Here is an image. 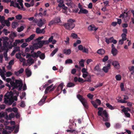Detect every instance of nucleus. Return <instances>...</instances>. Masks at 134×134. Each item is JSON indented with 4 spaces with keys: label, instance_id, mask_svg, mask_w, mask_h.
I'll return each instance as SVG.
<instances>
[{
    "label": "nucleus",
    "instance_id": "1",
    "mask_svg": "<svg viewBox=\"0 0 134 134\" xmlns=\"http://www.w3.org/2000/svg\"><path fill=\"white\" fill-rule=\"evenodd\" d=\"M10 84L11 87H12V90H14L18 87L19 88L18 90V91L21 90L23 85L22 81L18 80H16L15 82L13 81H11Z\"/></svg>",
    "mask_w": 134,
    "mask_h": 134
},
{
    "label": "nucleus",
    "instance_id": "2",
    "mask_svg": "<svg viewBox=\"0 0 134 134\" xmlns=\"http://www.w3.org/2000/svg\"><path fill=\"white\" fill-rule=\"evenodd\" d=\"M77 97L82 104L83 106L86 109L88 108L87 102L86 99L83 98L82 96L78 94L77 95Z\"/></svg>",
    "mask_w": 134,
    "mask_h": 134
},
{
    "label": "nucleus",
    "instance_id": "3",
    "mask_svg": "<svg viewBox=\"0 0 134 134\" xmlns=\"http://www.w3.org/2000/svg\"><path fill=\"white\" fill-rule=\"evenodd\" d=\"M4 102L5 103L7 104H8V105H11L14 102L13 99L11 98L9 99V95H5Z\"/></svg>",
    "mask_w": 134,
    "mask_h": 134
},
{
    "label": "nucleus",
    "instance_id": "4",
    "mask_svg": "<svg viewBox=\"0 0 134 134\" xmlns=\"http://www.w3.org/2000/svg\"><path fill=\"white\" fill-rule=\"evenodd\" d=\"M61 21L60 18L59 17H57L54 20L51 21L49 23L48 25H52L55 24L60 22Z\"/></svg>",
    "mask_w": 134,
    "mask_h": 134
},
{
    "label": "nucleus",
    "instance_id": "5",
    "mask_svg": "<svg viewBox=\"0 0 134 134\" xmlns=\"http://www.w3.org/2000/svg\"><path fill=\"white\" fill-rule=\"evenodd\" d=\"M102 114L105 117V118L103 116V117H102L103 119V121L105 122L108 121L109 118H108V114L106 111L105 110H103L102 112Z\"/></svg>",
    "mask_w": 134,
    "mask_h": 134
},
{
    "label": "nucleus",
    "instance_id": "6",
    "mask_svg": "<svg viewBox=\"0 0 134 134\" xmlns=\"http://www.w3.org/2000/svg\"><path fill=\"white\" fill-rule=\"evenodd\" d=\"M112 64L115 68L119 69L120 68V64L117 61H113L112 62Z\"/></svg>",
    "mask_w": 134,
    "mask_h": 134
},
{
    "label": "nucleus",
    "instance_id": "7",
    "mask_svg": "<svg viewBox=\"0 0 134 134\" xmlns=\"http://www.w3.org/2000/svg\"><path fill=\"white\" fill-rule=\"evenodd\" d=\"M5 26H0V30L2 29ZM2 32L4 33L5 35H7L8 34L10 33V32L7 30L5 29H4L2 31H0V35L1 34Z\"/></svg>",
    "mask_w": 134,
    "mask_h": 134
},
{
    "label": "nucleus",
    "instance_id": "8",
    "mask_svg": "<svg viewBox=\"0 0 134 134\" xmlns=\"http://www.w3.org/2000/svg\"><path fill=\"white\" fill-rule=\"evenodd\" d=\"M46 26L44 28L42 29H40L39 27H37L36 29V32L37 34H39L40 33H43L44 34L45 32V31L44 30L45 28H46Z\"/></svg>",
    "mask_w": 134,
    "mask_h": 134
},
{
    "label": "nucleus",
    "instance_id": "9",
    "mask_svg": "<svg viewBox=\"0 0 134 134\" xmlns=\"http://www.w3.org/2000/svg\"><path fill=\"white\" fill-rule=\"evenodd\" d=\"M6 20H5V17L3 16L0 15V22L1 23L2 25H6Z\"/></svg>",
    "mask_w": 134,
    "mask_h": 134
},
{
    "label": "nucleus",
    "instance_id": "10",
    "mask_svg": "<svg viewBox=\"0 0 134 134\" xmlns=\"http://www.w3.org/2000/svg\"><path fill=\"white\" fill-rule=\"evenodd\" d=\"M35 35L33 34L31 35L29 37L25 39V42H29L32 40L35 37Z\"/></svg>",
    "mask_w": 134,
    "mask_h": 134
},
{
    "label": "nucleus",
    "instance_id": "11",
    "mask_svg": "<svg viewBox=\"0 0 134 134\" xmlns=\"http://www.w3.org/2000/svg\"><path fill=\"white\" fill-rule=\"evenodd\" d=\"M110 64L109 63L107 66H104L103 67V70L105 72L107 73L108 72L109 69H110Z\"/></svg>",
    "mask_w": 134,
    "mask_h": 134
},
{
    "label": "nucleus",
    "instance_id": "12",
    "mask_svg": "<svg viewBox=\"0 0 134 134\" xmlns=\"http://www.w3.org/2000/svg\"><path fill=\"white\" fill-rule=\"evenodd\" d=\"M47 98V96H44L42 99L38 103V105H41L43 104Z\"/></svg>",
    "mask_w": 134,
    "mask_h": 134
},
{
    "label": "nucleus",
    "instance_id": "13",
    "mask_svg": "<svg viewBox=\"0 0 134 134\" xmlns=\"http://www.w3.org/2000/svg\"><path fill=\"white\" fill-rule=\"evenodd\" d=\"M24 71L23 68H21L19 71H15L14 72L15 74L17 76H19L20 74H21L23 73Z\"/></svg>",
    "mask_w": 134,
    "mask_h": 134
},
{
    "label": "nucleus",
    "instance_id": "14",
    "mask_svg": "<svg viewBox=\"0 0 134 134\" xmlns=\"http://www.w3.org/2000/svg\"><path fill=\"white\" fill-rule=\"evenodd\" d=\"M53 84H52L50 86H48L46 89L47 91H49L50 90L49 92H51L53 91L55 88V87L54 86L52 88H51L53 86Z\"/></svg>",
    "mask_w": 134,
    "mask_h": 134
},
{
    "label": "nucleus",
    "instance_id": "15",
    "mask_svg": "<svg viewBox=\"0 0 134 134\" xmlns=\"http://www.w3.org/2000/svg\"><path fill=\"white\" fill-rule=\"evenodd\" d=\"M40 53H41V52L40 51H38L37 53L34 52L33 53H32V54H31V57L34 58L35 57H37Z\"/></svg>",
    "mask_w": 134,
    "mask_h": 134
},
{
    "label": "nucleus",
    "instance_id": "16",
    "mask_svg": "<svg viewBox=\"0 0 134 134\" xmlns=\"http://www.w3.org/2000/svg\"><path fill=\"white\" fill-rule=\"evenodd\" d=\"M88 11L87 10L84 9L83 8L82 9H80V10L79 12H78V13L79 14H86L88 13Z\"/></svg>",
    "mask_w": 134,
    "mask_h": 134
},
{
    "label": "nucleus",
    "instance_id": "17",
    "mask_svg": "<svg viewBox=\"0 0 134 134\" xmlns=\"http://www.w3.org/2000/svg\"><path fill=\"white\" fill-rule=\"evenodd\" d=\"M71 52V50L69 49H65L63 50V53L66 55H69Z\"/></svg>",
    "mask_w": 134,
    "mask_h": 134
},
{
    "label": "nucleus",
    "instance_id": "18",
    "mask_svg": "<svg viewBox=\"0 0 134 134\" xmlns=\"http://www.w3.org/2000/svg\"><path fill=\"white\" fill-rule=\"evenodd\" d=\"M46 23V20L44 19H40L39 20V22L38 23V25H43L45 24Z\"/></svg>",
    "mask_w": 134,
    "mask_h": 134
},
{
    "label": "nucleus",
    "instance_id": "19",
    "mask_svg": "<svg viewBox=\"0 0 134 134\" xmlns=\"http://www.w3.org/2000/svg\"><path fill=\"white\" fill-rule=\"evenodd\" d=\"M25 72L27 77H28L30 76L31 75V72L28 68H26L25 69Z\"/></svg>",
    "mask_w": 134,
    "mask_h": 134
},
{
    "label": "nucleus",
    "instance_id": "20",
    "mask_svg": "<svg viewBox=\"0 0 134 134\" xmlns=\"http://www.w3.org/2000/svg\"><path fill=\"white\" fill-rule=\"evenodd\" d=\"M113 38V37L109 38H105V41L108 44H109L110 43H111Z\"/></svg>",
    "mask_w": 134,
    "mask_h": 134
},
{
    "label": "nucleus",
    "instance_id": "21",
    "mask_svg": "<svg viewBox=\"0 0 134 134\" xmlns=\"http://www.w3.org/2000/svg\"><path fill=\"white\" fill-rule=\"evenodd\" d=\"M14 18L13 17L12 18H8L7 20H6V25H10V23L9 21H12L14 19Z\"/></svg>",
    "mask_w": 134,
    "mask_h": 134
},
{
    "label": "nucleus",
    "instance_id": "22",
    "mask_svg": "<svg viewBox=\"0 0 134 134\" xmlns=\"http://www.w3.org/2000/svg\"><path fill=\"white\" fill-rule=\"evenodd\" d=\"M88 28V30L90 31H96L98 29L97 28H95V27L92 26H89Z\"/></svg>",
    "mask_w": 134,
    "mask_h": 134
},
{
    "label": "nucleus",
    "instance_id": "23",
    "mask_svg": "<svg viewBox=\"0 0 134 134\" xmlns=\"http://www.w3.org/2000/svg\"><path fill=\"white\" fill-rule=\"evenodd\" d=\"M6 116L7 117H8L7 113V112H5V113L2 112L0 113V119H1L2 118Z\"/></svg>",
    "mask_w": 134,
    "mask_h": 134
},
{
    "label": "nucleus",
    "instance_id": "24",
    "mask_svg": "<svg viewBox=\"0 0 134 134\" xmlns=\"http://www.w3.org/2000/svg\"><path fill=\"white\" fill-rule=\"evenodd\" d=\"M97 53L101 55H103L105 53V51L104 50L102 49H99L97 51Z\"/></svg>",
    "mask_w": 134,
    "mask_h": 134
},
{
    "label": "nucleus",
    "instance_id": "25",
    "mask_svg": "<svg viewBox=\"0 0 134 134\" xmlns=\"http://www.w3.org/2000/svg\"><path fill=\"white\" fill-rule=\"evenodd\" d=\"M94 71H96L97 72H100L101 71V69L99 67V65L97 64L96 66L94 68Z\"/></svg>",
    "mask_w": 134,
    "mask_h": 134
},
{
    "label": "nucleus",
    "instance_id": "26",
    "mask_svg": "<svg viewBox=\"0 0 134 134\" xmlns=\"http://www.w3.org/2000/svg\"><path fill=\"white\" fill-rule=\"evenodd\" d=\"M128 69L130 71H132L131 72V74L133 75L134 74V66H129L128 67Z\"/></svg>",
    "mask_w": 134,
    "mask_h": 134
},
{
    "label": "nucleus",
    "instance_id": "27",
    "mask_svg": "<svg viewBox=\"0 0 134 134\" xmlns=\"http://www.w3.org/2000/svg\"><path fill=\"white\" fill-rule=\"evenodd\" d=\"M13 93L15 94L16 96H18L19 94V92H18L15 90L13 91V93L12 91H10L9 92V94L8 95L13 96Z\"/></svg>",
    "mask_w": 134,
    "mask_h": 134
},
{
    "label": "nucleus",
    "instance_id": "28",
    "mask_svg": "<svg viewBox=\"0 0 134 134\" xmlns=\"http://www.w3.org/2000/svg\"><path fill=\"white\" fill-rule=\"evenodd\" d=\"M3 45L4 48H7L9 45V43L6 41H4L3 43Z\"/></svg>",
    "mask_w": 134,
    "mask_h": 134
},
{
    "label": "nucleus",
    "instance_id": "29",
    "mask_svg": "<svg viewBox=\"0 0 134 134\" xmlns=\"http://www.w3.org/2000/svg\"><path fill=\"white\" fill-rule=\"evenodd\" d=\"M131 109L129 107H124L122 110L121 111L123 112H128V111H130Z\"/></svg>",
    "mask_w": 134,
    "mask_h": 134
},
{
    "label": "nucleus",
    "instance_id": "30",
    "mask_svg": "<svg viewBox=\"0 0 134 134\" xmlns=\"http://www.w3.org/2000/svg\"><path fill=\"white\" fill-rule=\"evenodd\" d=\"M111 52L113 56L116 55L118 53V51L116 49H112Z\"/></svg>",
    "mask_w": 134,
    "mask_h": 134
},
{
    "label": "nucleus",
    "instance_id": "31",
    "mask_svg": "<svg viewBox=\"0 0 134 134\" xmlns=\"http://www.w3.org/2000/svg\"><path fill=\"white\" fill-rule=\"evenodd\" d=\"M64 26L65 27L66 29L69 30H71L73 29L74 27V26Z\"/></svg>",
    "mask_w": 134,
    "mask_h": 134
},
{
    "label": "nucleus",
    "instance_id": "32",
    "mask_svg": "<svg viewBox=\"0 0 134 134\" xmlns=\"http://www.w3.org/2000/svg\"><path fill=\"white\" fill-rule=\"evenodd\" d=\"M58 50V48H55L54 50H53L51 53L50 55L51 56H53L54 54L57 52Z\"/></svg>",
    "mask_w": 134,
    "mask_h": 134
},
{
    "label": "nucleus",
    "instance_id": "33",
    "mask_svg": "<svg viewBox=\"0 0 134 134\" xmlns=\"http://www.w3.org/2000/svg\"><path fill=\"white\" fill-rule=\"evenodd\" d=\"M106 106L111 110H113L114 108L109 103H107L105 104Z\"/></svg>",
    "mask_w": 134,
    "mask_h": 134
},
{
    "label": "nucleus",
    "instance_id": "34",
    "mask_svg": "<svg viewBox=\"0 0 134 134\" xmlns=\"http://www.w3.org/2000/svg\"><path fill=\"white\" fill-rule=\"evenodd\" d=\"M37 43L39 45L40 48H41L43 45V40H40L38 41Z\"/></svg>",
    "mask_w": 134,
    "mask_h": 134
},
{
    "label": "nucleus",
    "instance_id": "35",
    "mask_svg": "<svg viewBox=\"0 0 134 134\" xmlns=\"http://www.w3.org/2000/svg\"><path fill=\"white\" fill-rule=\"evenodd\" d=\"M75 21V20L74 19H69L68 20V23L69 25H72V23H74Z\"/></svg>",
    "mask_w": 134,
    "mask_h": 134
},
{
    "label": "nucleus",
    "instance_id": "36",
    "mask_svg": "<svg viewBox=\"0 0 134 134\" xmlns=\"http://www.w3.org/2000/svg\"><path fill=\"white\" fill-rule=\"evenodd\" d=\"M29 47L30 49L31 50L30 52L31 53H32L34 52L35 49V48L34 46H33V45H30Z\"/></svg>",
    "mask_w": 134,
    "mask_h": 134
},
{
    "label": "nucleus",
    "instance_id": "37",
    "mask_svg": "<svg viewBox=\"0 0 134 134\" xmlns=\"http://www.w3.org/2000/svg\"><path fill=\"white\" fill-rule=\"evenodd\" d=\"M75 86V84L74 83L70 82L68 83L67 86L69 87H72Z\"/></svg>",
    "mask_w": 134,
    "mask_h": 134
},
{
    "label": "nucleus",
    "instance_id": "38",
    "mask_svg": "<svg viewBox=\"0 0 134 134\" xmlns=\"http://www.w3.org/2000/svg\"><path fill=\"white\" fill-rule=\"evenodd\" d=\"M41 54L39 55V57L41 59L43 60L45 58V55L44 53H40Z\"/></svg>",
    "mask_w": 134,
    "mask_h": 134
},
{
    "label": "nucleus",
    "instance_id": "39",
    "mask_svg": "<svg viewBox=\"0 0 134 134\" xmlns=\"http://www.w3.org/2000/svg\"><path fill=\"white\" fill-rule=\"evenodd\" d=\"M24 29V27L23 26H21L20 27H18L17 29V31L19 32L22 31Z\"/></svg>",
    "mask_w": 134,
    "mask_h": 134
},
{
    "label": "nucleus",
    "instance_id": "40",
    "mask_svg": "<svg viewBox=\"0 0 134 134\" xmlns=\"http://www.w3.org/2000/svg\"><path fill=\"white\" fill-rule=\"evenodd\" d=\"M121 37H122V39L124 40H126L127 38L126 37V36H127L126 35L125 33H122L121 35Z\"/></svg>",
    "mask_w": 134,
    "mask_h": 134
},
{
    "label": "nucleus",
    "instance_id": "41",
    "mask_svg": "<svg viewBox=\"0 0 134 134\" xmlns=\"http://www.w3.org/2000/svg\"><path fill=\"white\" fill-rule=\"evenodd\" d=\"M115 78L117 80L120 81L121 80V77L120 75L118 74L116 76Z\"/></svg>",
    "mask_w": 134,
    "mask_h": 134
},
{
    "label": "nucleus",
    "instance_id": "42",
    "mask_svg": "<svg viewBox=\"0 0 134 134\" xmlns=\"http://www.w3.org/2000/svg\"><path fill=\"white\" fill-rule=\"evenodd\" d=\"M79 64L82 67L84 66V60L83 59H81V61L79 62Z\"/></svg>",
    "mask_w": 134,
    "mask_h": 134
},
{
    "label": "nucleus",
    "instance_id": "43",
    "mask_svg": "<svg viewBox=\"0 0 134 134\" xmlns=\"http://www.w3.org/2000/svg\"><path fill=\"white\" fill-rule=\"evenodd\" d=\"M72 63V61L70 59H67L65 61V63L66 64Z\"/></svg>",
    "mask_w": 134,
    "mask_h": 134
},
{
    "label": "nucleus",
    "instance_id": "44",
    "mask_svg": "<svg viewBox=\"0 0 134 134\" xmlns=\"http://www.w3.org/2000/svg\"><path fill=\"white\" fill-rule=\"evenodd\" d=\"M33 46L34 47V48H35V49H38V48H40V47H39V45H38V43H35L34 44H33Z\"/></svg>",
    "mask_w": 134,
    "mask_h": 134
},
{
    "label": "nucleus",
    "instance_id": "45",
    "mask_svg": "<svg viewBox=\"0 0 134 134\" xmlns=\"http://www.w3.org/2000/svg\"><path fill=\"white\" fill-rule=\"evenodd\" d=\"M85 81L88 82H90L91 81V77L90 76L87 77L86 80L84 81V82Z\"/></svg>",
    "mask_w": 134,
    "mask_h": 134
},
{
    "label": "nucleus",
    "instance_id": "46",
    "mask_svg": "<svg viewBox=\"0 0 134 134\" xmlns=\"http://www.w3.org/2000/svg\"><path fill=\"white\" fill-rule=\"evenodd\" d=\"M108 59V55L105 56L102 59V61L105 62L107 61Z\"/></svg>",
    "mask_w": 134,
    "mask_h": 134
},
{
    "label": "nucleus",
    "instance_id": "47",
    "mask_svg": "<svg viewBox=\"0 0 134 134\" xmlns=\"http://www.w3.org/2000/svg\"><path fill=\"white\" fill-rule=\"evenodd\" d=\"M93 95L90 93H89L87 95V96L91 99H93Z\"/></svg>",
    "mask_w": 134,
    "mask_h": 134
},
{
    "label": "nucleus",
    "instance_id": "48",
    "mask_svg": "<svg viewBox=\"0 0 134 134\" xmlns=\"http://www.w3.org/2000/svg\"><path fill=\"white\" fill-rule=\"evenodd\" d=\"M91 103L93 106L95 108H97L98 107V105L96 104V103L93 100H91Z\"/></svg>",
    "mask_w": 134,
    "mask_h": 134
},
{
    "label": "nucleus",
    "instance_id": "49",
    "mask_svg": "<svg viewBox=\"0 0 134 134\" xmlns=\"http://www.w3.org/2000/svg\"><path fill=\"white\" fill-rule=\"evenodd\" d=\"M128 12H124L123 13H122V14L120 15L119 17L120 18H121L122 17L123 18L125 16V14H126V17L127 16V15H128Z\"/></svg>",
    "mask_w": 134,
    "mask_h": 134
},
{
    "label": "nucleus",
    "instance_id": "50",
    "mask_svg": "<svg viewBox=\"0 0 134 134\" xmlns=\"http://www.w3.org/2000/svg\"><path fill=\"white\" fill-rule=\"evenodd\" d=\"M22 16L21 14H19L16 16V18L18 20H20L22 18Z\"/></svg>",
    "mask_w": 134,
    "mask_h": 134
},
{
    "label": "nucleus",
    "instance_id": "51",
    "mask_svg": "<svg viewBox=\"0 0 134 134\" xmlns=\"http://www.w3.org/2000/svg\"><path fill=\"white\" fill-rule=\"evenodd\" d=\"M27 61L32 64L34 63L33 59L31 58H29L27 60Z\"/></svg>",
    "mask_w": 134,
    "mask_h": 134
},
{
    "label": "nucleus",
    "instance_id": "52",
    "mask_svg": "<svg viewBox=\"0 0 134 134\" xmlns=\"http://www.w3.org/2000/svg\"><path fill=\"white\" fill-rule=\"evenodd\" d=\"M9 117L10 118H14L15 115L13 113H12L9 115Z\"/></svg>",
    "mask_w": 134,
    "mask_h": 134
},
{
    "label": "nucleus",
    "instance_id": "53",
    "mask_svg": "<svg viewBox=\"0 0 134 134\" xmlns=\"http://www.w3.org/2000/svg\"><path fill=\"white\" fill-rule=\"evenodd\" d=\"M71 36L74 38H76L77 37V35L75 34L72 33L71 34Z\"/></svg>",
    "mask_w": 134,
    "mask_h": 134
},
{
    "label": "nucleus",
    "instance_id": "54",
    "mask_svg": "<svg viewBox=\"0 0 134 134\" xmlns=\"http://www.w3.org/2000/svg\"><path fill=\"white\" fill-rule=\"evenodd\" d=\"M64 85V83H60L59 85L60 89L61 90V91H62V90L63 89V86Z\"/></svg>",
    "mask_w": 134,
    "mask_h": 134
},
{
    "label": "nucleus",
    "instance_id": "55",
    "mask_svg": "<svg viewBox=\"0 0 134 134\" xmlns=\"http://www.w3.org/2000/svg\"><path fill=\"white\" fill-rule=\"evenodd\" d=\"M31 54L30 53H27L26 54V58L29 59V58H31Z\"/></svg>",
    "mask_w": 134,
    "mask_h": 134
},
{
    "label": "nucleus",
    "instance_id": "56",
    "mask_svg": "<svg viewBox=\"0 0 134 134\" xmlns=\"http://www.w3.org/2000/svg\"><path fill=\"white\" fill-rule=\"evenodd\" d=\"M6 76L7 77H9L12 74V73L10 71H8L6 73Z\"/></svg>",
    "mask_w": 134,
    "mask_h": 134
},
{
    "label": "nucleus",
    "instance_id": "57",
    "mask_svg": "<svg viewBox=\"0 0 134 134\" xmlns=\"http://www.w3.org/2000/svg\"><path fill=\"white\" fill-rule=\"evenodd\" d=\"M124 113L126 117L128 118H130V115L129 113H128V112H125Z\"/></svg>",
    "mask_w": 134,
    "mask_h": 134
},
{
    "label": "nucleus",
    "instance_id": "58",
    "mask_svg": "<svg viewBox=\"0 0 134 134\" xmlns=\"http://www.w3.org/2000/svg\"><path fill=\"white\" fill-rule=\"evenodd\" d=\"M83 48V46L81 45H80L78 47V49L80 51H82Z\"/></svg>",
    "mask_w": 134,
    "mask_h": 134
},
{
    "label": "nucleus",
    "instance_id": "59",
    "mask_svg": "<svg viewBox=\"0 0 134 134\" xmlns=\"http://www.w3.org/2000/svg\"><path fill=\"white\" fill-rule=\"evenodd\" d=\"M28 44L26 43H23L21 45V47L23 48H25L28 45Z\"/></svg>",
    "mask_w": 134,
    "mask_h": 134
},
{
    "label": "nucleus",
    "instance_id": "60",
    "mask_svg": "<svg viewBox=\"0 0 134 134\" xmlns=\"http://www.w3.org/2000/svg\"><path fill=\"white\" fill-rule=\"evenodd\" d=\"M120 87L121 91H123L124 90V85L123 83H121Z\"/></svg>",
    "mask_w": 134,
    "mask_h": 134
},
{
    "label": "nucleus",
    "instance_id": "61",
    "mask_svg": "<svg viewBox=\"0 0 134 134\" xmlns=\"http://www.w3.org/2000/svg\"><path fill=\"white\" fill-rule=\"evenodd\" d=\"M82 52L84 53H88V49L87 48H86L85 47L83 48V50L82 51Z\"/></svg>",
    "mask_w": 134,
    "mask_h": 134
},
{
    "label": "nucleus",
    "instance_id": "62",
    "mask_svg": "<svg viewBox=\"0 0 134 134\" xmlns=\"http://www.w3.org/2000/svg\"><path fill=\"white\" fill-rule=\"evenodd\" d=\"M18 109L16 107H13L12 108V111L14 113H17L18 112Z\"/></svg>",
    "mask_w": 134,
    "mask_h": 134
},
{
    "label": "nucleus",
    "instance_id": "63",
    "mask_svg": "<svg viewBox=\"0 0 134 134\" xmlns=\"http://www.w3.org/2000/svg\"><path fill=\"white\" fill-rule=\"evenodd\" d=\"M53 36H51L50 37L48 41L49 43L51 42L52 41L53 39Z\"/></svg>",
    "mask_w": 134,
    "mask_h": 134
},
{
    "label": "nucleus",
    "instance_id": "64",
    "mask_svg": "<svg viewBox=\"0 0 134 134\" xmlns=\"http://www.w3.org/2000/svg\"><path fill=\"white\" fill-rule=\"evenodd\" d=\"M19 59L20 61L21 62H23L25 60V59L21 57H20Z\"/></svg>",
    "mask_w": 134,
    "mask_h": 134
}]
</instances>
